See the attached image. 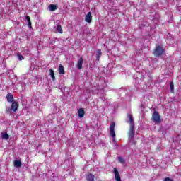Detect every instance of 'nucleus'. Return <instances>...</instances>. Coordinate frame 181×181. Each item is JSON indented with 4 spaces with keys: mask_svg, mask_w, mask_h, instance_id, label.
Returning <instances> with one entry per match:
<instances>
[{
    "mask_svg": "<svg viewBox=\"0 0 181 181\" xmlns=\"http://www.w3.org/2000/svg\"><path fill=\"white\" fill-rule=\"evenodd\" d=\"M129 122L130 124V128L129 130V139H133L135 136V126L134 125V118H132V115H129Z\"/></svg>",
    "mask_w": 181,
    "mask_h": 181,
    "instance_id": "1",
    "label": "nucleus"
},
{
    "mask_svg": "<svg viewBox=\"0 0 181 181\" xmlns=\"http://www.w3.org/2000/svg\"><path fill=\"white\" fill-rule=\"evenodd\" d=\"M110 135L112 136V139L115 144V145H118V143H117V141H115V123H112L110 124Z\"/></svg>",
    "mask_w": 181,
    "mask_h": 181,
    "instance_id": "2",
    "label": "nucleus"
},
{
    "mask_svg": "<svg viewBox=\"0 0 181 181\" xmlns=\"http://www.w3.org/2000/svg\"><path fill=\"white\" fill-rule=\"evenodd\" d=\"M163 52H165L163 47L157 46L154 50V56H156V57H159V56L163 54Z\"/></svg>",
    "mask_w": 181,
    "mask_h": 181,
    "instance_id": "3",
    "label": "nucleus"
},
{
    "mask_svg": "<svg viewBox=\"0 0 181 181\" xmlns=\"http://www.w3.org/2000/svg\"><path fill=\"white\" fill-rule=\"evenodd\" d=\"M152 119L153 122H156V124L160 123V115H159V113H158V112H153Z\"/></svg>",
    "mask_w": 181,
    "mask_h": 181,
    "instance_id": "4",
    "label": "nucleus"
},
{
    "mask_svg": "<svg viewBox=\"0 0 181 181\" xmlns=\"http://www.w3.org/2000/svg\"><path fill=\"white\" fill-rule=\"evenodd\" d=\"M113 173L115 175V180L122 181L121 180V175H119V172H118V170L117 169V168H114Z\"/></svg>",
    "mask_w": 181,
    "mask_h": 181,
    "instance_id": "5",
    "label": "nucleus"
},
{
    "mask_svg": "<svg viewBox=\"0 0 181 181\" xmlns=\"http://www.w3.org/2000/svg\"><path fill=\"white\" fill-rule=\"evenodd\" d=\"M84 62V59H83V57H81L78 62H77V64H76V67L77 69H78V70H81V69H83V63Z\"/></svg>",
    "mask_w": 181,
    "mask_h": 181,
    "instance_id": "6",
    "label": "nucleus"
},
{
    "mask_svg": "<svg viewBox=\"0 0 181 181\" xmlns=\"http://www.w3.org/2000/svg\"><path fill=\"white\" fill-rule=\"evenodd\" d=\"M18 107H19V103L18 102H13L11 105V109L14 112H16L18 110Z\"/></svg>",
    "mask_w": 181,
    "mask_h": 181,
    "instance_id": "7",
    "label": "nucleus"
},
{
    "mask_svg": "<svg viewBox=\"0 0 181 181\" xmlns=\"http://www.w3.org/2000/svg\"><path fill=\"white\" fill-rule=\"evenodd\" d=\"M93 19V16H91V12H88V14L85 17L86 22L90 23Z\"/></svg>",
    "mask_w": 181,
    "mask_h": 181,
    "instance_id": "8",
    "label": "nucleus"
},
{
    "mask_svg": "<svg viewBox=\"0 0 181 181\" xmlns=\"http://www.w3.org/2000/svg\"><path fill=\"white\" fill-rule=\"evenodd\" d=\"M103 53H101V49H97L96 50V60L97 62L100 61V59L101 58Z\"/></svg>",
    "mask_w": 181,
    "mask_h": 181,
    "instance_id": "9",
    "label": "nucleus"
},
{
    "mask_svg": "<svg viewBox=\"0 0 181 181\" xmlns=\"http://www.w3.org/2000/svg\"><path fill=\"white\" fill-rule=\"evenodd\" d=\"M48 8H49V11H51V12H53V11L57 10L58 6H57V5L49 4Z\"/></svg>",
    "mask_w": 181,
    "mask_h": 181,
    "instance_id": "10",
    "label": "nucleus"
},
{
    "mask_svg": "<svg viewBox=\"0 0 181 181\" xmlns=\"http://www.w3.org/2000/svg\"><path fill=\"white\" fill-rule=\"evenodd\" d=\"M84 114H85L84 109L81 108L78 110V115L79 118H83V117H84Z\"/></svg>",
    "mask_w": 181,
    "mask_h": 181,
    "instance_id": "11",
    "label": "nucleus"
},
{
    "mask_svg": "<svg viewBox=\"0 0 181 181\" xmlns=\"http://www.w3.org/2000/svg\"><path fill=\"white\" fill-rule=\"evenodd\" d=\"M14 166L15 168H21V166H22V161L16 160L14 161Z\"/></svg>",
    "mask_w": 181,
    "mask_h": 181,
    "instance_id": "12",
    "label": "nucleus"
},
{
    "mask_svg": "<svg viewBox=\"0 0 181 181\" xmlns=\"http://www.w3.org/2000/svg\"><path fill=\"white\" fill-rule=\"evenodd\" d=\"M86 180L87 181H94V175L93 174L89 173L86 176Z\"/></svg>",
    "mask_w": 181,
    "mask_h": 181,
    "instance_id": "13",
    "label": "nucleus"
},
{
    "mask_svg": "<svg viewBox=\"0 0 181 181\" xmlns=\"http://www.w3.org/2000/svg\"><path fill=\"white\" fill-rule=\"evenodd\" d=\"M6 98H7V101L8 103H13V95H11V94H8L6 95Z\"/></svg>",
    "mask_w": 181,
    "mask_h": 181,
    "instance_id": "14",
    "label": "nucleus"
},
{
    "mask_svg": "<svg viewBox=\"0 0 181 181\" xmlns=\"http://www.w3.org/2000/svg\"><path fill=\"white\" fill-rule=\"evenodd\" d=\"M58 71L59 74H64V66H63V65H59Z\"/></svg>",
    "mask_w": 181,
    "mask_h": 181,
    "instance_id": "15",
    "label": "nucleus"
},
{
    "mask_svg": "<svg viewBox=\"0 0 181 181\" xmlns=\"http://www.w3.org/2000/svg\"><path fill=\"white\" fill-rule=\"evenodd\" d=\"M1 136L3 139H6V141H8L9 139V135L6 133H2Z\"/></svg>",
    "mask_w": 181,
    "mask_h": 181,
    "instance_id": "16",
    "label": "nucleus"
},
{
    "mask_svg": "<svg viewBox=\"0 0 181 181\" xmlns=\"http://www.w3.org/2000/svg\"><path fill=\"white\" fill-rule=\"evenodd\" d=\"M57 30L58 33H63V28H62V25H58Z\"/></svg>",
    "mask_w": 181,
    "mask_h": 181,
    "instance_id": "17",
    "label": "nucleus"
},
{
    "mask_svg": "<svg viewBox=\"0 0 181 181\" xmlns=\"http://www.w3.org/2000/svg\"><path fill=\"white\" fill-rule=\"evenodd\" d=\"M50 76L52 78V80H54V71H53L52 69L49 70Z\"/></svg>",
    "mask_w": 181,
    "mask_h": 181,
    "instance_id": "18",
    "label": "nucleus"
},
{
    "mask_svg": "<svg viewBox=\"0 0 181 181\" xmlns=\"http://www.w3.org/2000/svg\"><path fill=\"white\" fill-rule=\"evenodd\" d=\"M170 88L171 91H173V90H175V84H173V82L170 83Z\"/></svg>",
    "mask_w": 181,
    "mask_h": 181,
    "instance_id": "19",
    "label": "nucleus"
},
{
    "mask_svg": "<svg viewBox=\"0 0 181 181\" xmlns=\"http://www.w3.org/2000/svg\"><path fill=\"white\" fill-rule=\"evenodd\" d=\"M118 159L120 163H125V160L122 157H119Z\"/></svg>",
    "mask_w": 181,
    "mask_h": 181,
    "instance_id": "20",
    "label": "nucleus"
},
{
    "mask_svg": "<svg viewBox=\"0 0 181 181\" xmlns=\"http://www.w3.org/2000/svg\"><path fill=\"white\" fill-rule=\"evenodd\" d=\"M25 19L28 21V23H32V22L30 21V17L29 16H26Z\"/></svg>",
    "mask_w": 181,
    "mask_h": 181,
    "instance_id": "21",
    "label": "nucleus"
},
{
    "mask_svg": "<svg viewBox=\"0 0 181 181\" xmlns=\"http://www.w3.org/2000/svg\"><path fill=\"white\" fill-rule=\"evenodd\" d=\"M18 57L19 59V60H23V56H22L21 54H18Z\"/></svg>",
    "mask_w": 181,
    "mask_h": 181,
    "instance_id": "22",
    "label": "nucleus"
},
{
    "mask_svg": "<svg viewBox=\"0 0 181 181\" xmlns=\"http://www.w3.org/2000/svg\"><path fill=\"white\" fill-rule=\"evenodd\" d=\"M164 181H173L170 177L165 178Z\"/></svg>",
    "mask_w": 181,
    "mask_h": 181,
    "instance_id": "23",
    "label": "nucleus"
},
{
    "mask_svg": "<svg viewBox=\"0 0 181 181\" xmlns=\"http://www.w3.org/2000/svg\"><path fill=\"white\" fill-rule=\"evenodd\" d=\"M28 28H32V23L27 24Z\"/></svg>",
    "mask_w": 181,
    "mask_h": 181,
    "instance_id": "24",
    "label": "nucleus"
}]
</instances>
